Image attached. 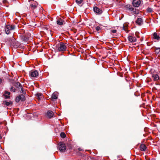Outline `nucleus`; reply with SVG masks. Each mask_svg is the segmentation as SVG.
<instances>
[{"label":"nucleus","mask_w":160,"mask_h":160,"mask_svg":"<svg viewBox=\"0 0 160 160\" xmlns=\"http://www.w3.org/2000/svg\"><path fill=\"white\" fill-rule=\"evenodd\" d=\"M5 94H8V95H9L10 94V92H8L7 91H5Z\"/></svg>","instance_id":"32"},{"label":"nucleus","mask_w":160,"mask_h":160,"mask_svg":"<svg viewBox=\"0 0 160 160\" xmlns=\"http://www.w3.org/2000/svg\"><path fill=\"white\" fill-rule=\"evenodd\" d=\"M2 138V137L0 135V139H1Z\"/></svg>","instance_id":"38"},{"label":"nucleus","mask_w":160,"mask_h":160,"mask_svg":"<svg viewBox=\"0 0 160 160\" xmlns=\"http://www.w3.org/2000/svg\"><path fill=\"white\" fill-rule=\"evenodd\" d=\"M76 2L78 4H81L83 1V0H76Z\"/></svg>","instance_id":"26"},{"label":"nucleus","mask_w":160,"mask_h":160,"mask_svg":"<svg viewBox=\"0 0 160 160\" xmlns=\"http://www.w3.org/2000/svg\"><path fill=\"white\" fill-rule=\"evenodd\" d=\"M4 96L6 99H8L9 98V95H7V94H5V93L4 94Z\"/></svg>","instance_id":"30"},{"label":"nucleus","mask_w":160,"mask_h":160,"mask_svg":"<svg viewBox=\"0 0 160 160\" xmlns=\"http://www.w3.org/2000/svg\"><path fill=\"white\" fill-rule=\"evenodd\" d=\"M20 92H21V93H22L23 94H26V92H25V91H24V90H23V88H21V90H20Z\"/></svg>","instance_id":"28"},{"label":"nucleus","mask_w":160,"mask_h":160,"mask_svg":"<svg viewBox=\"0 0 160 160\" xmlns=\"http://www.w3.org/2000/svg\"><path fill=\"white\" fill-rule=\"evenodd\" d=\"M127 7L128 8L129 10L132 11L134 14H137L138 13L139 11L138 10H136L134 8H132L130 5H129L128 7V5H127Z\"/></svg>","instance_id":"6"},{"label":"nucleus","mask_w":160,"mask_h":160,"mask_svg":"<svg viewBox=\"0 0 160 160\" xmlns=\"http://www.w3.org/2000/svg\"><path fill=\"white\" fill-rule=\"evenodd\" d=\"M139 34V33L138 32H136L135 34L134 35L135 36V37L137 36L138 38H139V37L138 36V34Z\"/></svg>","instance_id":"29"},{"label":"nucleus","mask_w":160,"mask_h":160,"mask_svg":"<svg viewBox=\"0 0 160 160\" xmlns=\"http://www.w3.org/2000/svg\"><path fill=\"white\" fill-rule=\"evenodd\" d=\"M78 150L80 151H81L82 150V149L80 148H78Z\"/></svg>","instance_id":"37"},{"label":"nucleus","mask_w":160,"mask_h":160,"mask_svg":"<svg viewBox=\"0 0 160 160\" xmlns=\"http://www.w3.org/2000/svg\"><path fill=\"white\" fill-rule=\"evenodd\" d=\"M58 148L61 152H63L66 150V146L62 142H60L59 143Z\"/></svg>","instance_id":"4"},{"label":"nucleus","mask_w":160,"mask_h":160,"mask_svg":"<svg viewBox=\"0 0 160 160\" xmlns=\"http://www.w3.org/2000/svg\"><path fill=\"white\" fill-rule=\"evenodd\" d=\"M64 21L61 18L59 19H58L57 21V23L59 25H62L63 24V22Z\"/></svg>","instance_id":"15"},{"label":"nucleus","mask_w":160,"mask_h":160,"mask_svg":"<svg viewBox=\"0 0 160 160\" xmlns=\"http://www.w3.org/2000/svg\"><path fill=\"white\" fill-rule=\"evenodd\" d=\"M53 112L52 111H48L47 112V115L50 118H52L53 116Z\"/></svg>","instance_id":"12"},{"label":"nucleus","mask_w":160,"mask_h":160,"mask_svg":"<svg viewBox=\"0 0 160 160\" xmlns=\"http://www.w3.org/2000/svg\"><path fill=\"white\" fill-rule=\"evenodd\" d=\"M29 74L32 77H36L38 75V72L37 70H32L30 72Z\"/></svg>","instance_id":"7"},{"label":"nucleus","mask_w":160,"mask_h":160,"mask_svg":"<svg viewBox=\"0 0 160 160\" xmlns=\"http://www.w3.org/2000/svg\"><path fill=\"white\" fill-rule=\"evenodd\" d=\"M111 32L113 33H115L117 32V30H111Z\"/></svg>","instance_id":"33"},{"label":"nucleus","mask_w":160,"mask_h":160,"mask_svg":"<svg viewBox=\"0 0 160 160\" xmlns=\"http://www.w3.org/2000/svg\"><path fill=\"white\" fill-rule=\"evenodd\" d=\"M2 82V80L1 78H0V84Z\"/></svg>","instance_id":"36"},{"label":"nucleus","mask_w":160,"mask_h":160,"mask_svg":"<svg viewBox=\"0 0 160 160\" xmlns=\"http://www.w3.org/2000/svg\"><path fill=\"white\" fill-rule=\"evenodd\" d=\"M155 52L157 54L160 55V48H155Z\"/></svg>","instance_id":"17"},{"label":"nucleus","mask_w":160,"mask_h":160,"mask_svg":"<svg viewBox=\"0 0 160 160\" xmlns=\"http://www.w3.org/2000/svg\"><path fill=\"white\" fill-rule=\"evenodd\" d=\"M25 100V96L22 94L17 96L16 98V101L17 102H18L20 101H24Z\"/></svg>","instance_id":"5"},{"label":"nucleus","mask_w":160,"mask_h":160,"mask_svg":"<svg viewBox=\"0 0 160 160\" xmlns=\"http://www.w3.org/2000/svg\"><path fill=\"white\" fill-rule=\"evenodd\" d=\"M128 38L129 41L131 42H134L136 41L137 39L134 34H130Z\"/></svg>","instance_id":"3"},{"label":"nucleus","mask_w":160,"mask_h":160,"mask_svg":"<svg viewBox=\"0 0 160 160\" xmlns=\"http://www.w3.org/2000/svg\"><path fill=\"white\" fill-rule=\"evenodd\" d=\"M100 30V28L99 26H97L96 27V30L97 31H98Z\"/></svg>","instance_id":"31"},{"label":"nucleus","mask_w":160,"mask_h":160,"mask_svg":"<svg viewBox=\"0 0 160 160\" xmlns=\"http://www.w3.org/2000/svg\"><path fill=\"white\" fill-rule=\"evenodd\" d=\"M147 11L148 12H152V9L151 8H148L147 9Z\"/></svg>","instance_id":"25"},{"label":"nucleus","mask_w":160,"mask_h":160,"mask_svg":"<svg viewBox=\"0 0 160 160\" xmlns=\"http://www.w3.org/2000/svg\"><path fill=\"white\" fill-rule=\"evenodd\" d=\"M67 47L63 43L56 46L55 50L57 52H63L66 50Z\"/></svg>","instance_id":"1"},{"label":"nucleus","mask_w":160,"mask_h":160,"mask_svg":"<svg viewBox=\"0 0 160 160\" xmlns=\"http://www.w3.org/2000/svg\"><path fill=\"white\" fill-rule=\"evenodd\" d=\"M122 30H125V31H126V28L124 27V25H123V27H122Z\"/></svg>","instance_id":"34"},{"label":"nucleus","mask_w":160,"mask_h":160,"mask_svg":"<svg viewBox=\"0 0 160 160\" xmlns=\"http://www.w3.org/2000/svg\"><path fill=\"white\" fill-rule=\"evenodd\" d=\"M58 92H54L52 95V99H57V95Z\"/></svg>","instance_id":"13"},{"label":"nucleus","mask_w":160,"mask_h":160,"mask_svg":"<svg viewBox=\"0 0 160 160\" xmlns=\"http://www.w3.org/2000/svg\"><path fill=\"white\" fill-rule=\"evenodd\" d=\"M152 79L154 81H157L159 79L158 75L157 74H153L152 75Z\"/></svg>","instance_id":"11"},{"label":"nucleus","mask_w":160,"mask_h":160,"mask_svg":"<svg viewBox=\"0 0 160 160\" xmlns=\"http://www.w3.org/2000/svg\"><path fill=\"white\" fill-rule=\"evenodd\" d=\"M22 39L24 41L27 42L28 40V38L27 37L23 36L22 37Z\"/></svg>","instance_id":"22"},{"label":"nucleus","mask_w":160,"mask_h":160,"mask_svg":"<svg viewBox=\"0 0 160 160\" xmlns=\"http://www.w3.org/2000/svg\"><path fill=\"white\" fill-rule=\"evenodd\" d=\"M5 102L6 105L7 106L10 105L12 104V102L11 101L8 102L7 101H5Z\"/></svg>","instance_id":"19"},{"label":"nucleus","mask_w":160,"mask_h":160,"mask_svg":"<svg viewBox=\"0 0 160 160\" xmlns=\"http://www.w3.org/2000/svg\"><path fill=\"white\" fill-rule=\"evenodd\" d=\"M15 86L17 88H19V87H21V85L19 82H17L15 83Z\"/></svg>","instance_id":"21"},{"label":"nucleus","mask_w":160,"mask_h":160,"mask_svg":"<svg viewBox=\"0 0 160 160\" xmlns=\"http://www.w3.org/2000/svg\"><path fill=\"white\" fill-rule=\"evenodd\" d=\"M141 2L140 0H133L132 5L135 7H138L139 6Z\"/></svg>","instance_id":"8"},{"label":"nucleus","mask_w":160,"mask_h":160,"mask_svg":"<svg viewBox=\"0 0 160 160\" xmlns=\"http://www.w3.org/2000/svg\"><path fill=\"white\" fill-rule=\"evenodd\" d=\"M37 95L38 98L39 99H40L43 97L42 94L41 93H37Z\"/></svg>","instance_id":"18"},{"label":"nucleus","mask_w":160,"mask_h":160,"mask_svg":"<svg viewBox=\"0 0 160 160\" xmlns=\"http://www.w3.org/2000/svg\"><path fill=\"white\" fill-rule=\"evenodd\" d=\"M30 7H31V8L32 9H34L35 8H36L37 7V6L36 5H33V4H31L30 5Z\"/></svg>","instance_id":"24"},{"label":"nucleus","mask_w":160,"mask_h":160,"mask_svg":"<svg viewBox=\"0 0 160 160\" xmlns=\"http://www.w3.org/2000/svg\"><path fill=\"white\" fill-rule=\"evenodd\" d=\"M10 91L12 92H15L16 91V89L13 87H11L10 88Z\"/></svg>","instance_id":"27"},{"label":"nucleus","mask_w":160,"mask_h":160,"mask_svg":"<svg viewBox=\"0 0 160 160\" xmlns=\"http://www.w3.org/2000/svg\"><path fill=\"white\" fill-rule=\"evenodd\" d=\"M60 136L62 138H64L66 137V135L64 133L61 132L60 134Z\"/></svg>","instance_id":"23"},{"label":"nucleus","mask_w":160,"mask_h":160,"mask_svg":"<svg viewBox=\"0 0 160 160\" xmlns=\"http://www.w3.org/2000/svg\"><path fill=\"white\" fill-rule=\"evenodd\" d=\"M12 42H13L12 43H11V45H13V46H14L15 47V48H18V46H19V45H17L15 47V45H14V43H16V42H15V40L14 39H13L12 40Z\"/></svg>","instance_id":"20"},{"label":"nucleus","mask_w":160,"mask_h":160,"mask_svg":"<svg viewBox=\"0 0 160 160\" xmlns=\"http://www.w3.org/2000/svg\"><path fill=\"white\" fill-rule=\"evenodd\" d=\"M153 38L154 39L157 40H159L160 37L159 35H157V34L156 32L154 33L153 34Z\"/></svg>","instance_id":"16"},{"label":"nucleus","mask_w":160,"mask_h":160,"mask_svg":"<svg viewBox=\"0 0 160 160\" xmlns=\"http://www.w3.org/2000/svg\"><path fill=\"white\" fill-rule=\"evenodd\" d=\"M140 149L141 151H145L146 149V147L145 145L141 144L140 146Z\"/></svg>","instance_id":"14"},{"label":"nucleus","mask_w":160,"mask_h":160,"mask_svg":"<svg viewBox=\"0 0 160 160\" xmlns=\"http://www.w3.org/2000/svg\"><path fill=\"white\" fill-rule=\"evenodd\" d=\"M143 20L141 18H138L136 21V23L139 26H141L143 24Z\"/></svg>","instance_id":"10"},{"label":"nucleus","mask_w":160,"mask_h":160,"mask_svg":"<svg viewBox=\"0 0 160 160\" xmlns=\"http://www.w3.org/2000/svg\"><path fill=\"white\" fill-rule=\"evenodd\" d=\"M93 10L95 12L98 14H100L102 13V10L97 7H94Z\"/></svg>","instance_id":"9"},{"label":"nucleus","mask_w":160,"mask_h":160,"mask_svg":"<svg viewBox=\"0 0 160 160\" xmlns=\"http://www.w3.org/2000/svg\"><path fill=\"white\" fill-rule=\"evenodd\" d=\"M7 2L8 1L7 0H3V2L4 3H7Z\"/></svg>","instance_id":"35"},{"label":"nucleus","mask_w":160,"mask_h":160,"mask_svg":"<svg viewBox=\"0 0 160 160\" xmlns=\"http://www.w3.org/2000/svg\"><path fill=\"white\" fill-rule=\"evenodd\" d=\"M15 28V26L14 25H7L5 28V31L7 34H9L10 32L13 30Z\"/></svg>","instance_id":"2"}]
</instances>
